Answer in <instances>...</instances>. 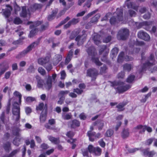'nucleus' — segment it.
Returning a JSON list of instances; mask_svg holds the SVG:
<instances>
[{
  "instance_id": "nucleus-1",
  "label": "nucleus",
  "mask_w": 157,
  "mask_h": 157,
  "mask_svg": "<svg viewBox=\"0 0 157 157\" xmlns=\"http://www.w3.org/2000/svg\"><path fill=\"white\" fill-rule=\"evenodd\" d=\"M148 60L151 61V62H150L148 61L147 62L144 63L143 64L141 69L139 73H141L145 71L147 68L153 66L155 64V59L154 55L153 54H150L149 57L148 58Z\"/></svg>"
},
{
  "instance_id": "nucleus-2",
  "label": "nucleus",
  "mask_w": 157,
  "mask_h": 157,
  "mask_svg": "<svg viewBox=\"0 0 157 157\" xmlns=\"http://www.w3.org/2000/svg\"><path fill=\"white\" fill-rule=\"evenodd\" d=\"M12 112L13 118L16 121H18L20 118V107L17 102H14L13 105Z\"/></svg>"
},
{
  "instance_id": "nucleus-3",
  "label": "nucleus",
  "mask_w": 157,
  "mask_h": 157,
  "mask_svg": "<svg viewBox=\"0 0 157 157\" xmlns=\"http://www.w3.org/2000/svg\"><path fill=\"white\" fill-rule=\"evenodd\" d=\"M129 48H128V47L125 48V50L126 53L129 55H133L134 54L138 53L140 50L139 48H134V44L132 45L130 43H129Z\"/></svg>"
},
{
  "instance_id": "nucleus-4",
  "label": "nucleus",
  "mask_w": 157,
  "mask_h": 157,
  "mask_svg": "<svg viewBox=\"0 0 157 157\" xmlns=\"http://www.w3.org/2000/svg\"><path fill=\"white\" fill-rule=\"evenodd\" d=\"M130 32L127 28L121 29L118 31V35L120 36L121 40H126L128 37Z\"/></svg>"
},
{
  "instance_id": "nucleus-5",
  "label": "nucleus",
  "mask_w": 157,
  "mask_h": 157,
  "mask_svg": "<svg viewBox=\"0 0 157 157\" xmlns=\"http://www.w3.org/2000/svg\"><path fill=\"white\" fill-rule=\"evenodd\" d=\"M85 32L83 30L82 34L78 35L75 38V40L78 42L77 44L79 46L82 44L86 40V35L85 33Z\"/></svg>"
},
{
  "instance_id": "nucleus-6",
  "label": "nucleus",
  "mask_w": 157,
  "mask_h": 157,
  "mask_svg": "<svg viewBox=\"0 0 157 157\" xmlns=\"http://www.w3.org/2000/svg\"><path fill=\"white\" fill-rule=\"evenodd\" d=\"M124 52H121L118 55V63L122 62L125 60L127 62L132 61L133 58L132 56L126 55L124 56Z\"/></svg>"
},
{
  "instance_id": "nucleus-7",
  "label": "nucleus",
  "mask_w": 157,
  "mask_h": 157,
  "mask_svg": "<svg viewBox=\"0 0 157 157\" xmlns=\"http://www.w3.org/2000/svg\"><path fill=\"white\" fill-rule=\"evenodd\" d=\"M98 71L94 68H90L87 71V76L92 78V81L95 80L98 75Z\"/></svg>"
},
{
  "instance_id": "nucleus-8",
  "label": "nucleus",
  "mask_w": 157,
  "mask_h": 157,
  "mask_svg": "<svg viewBox=\"0 0 157 157\" xmlns=\"http://www.w3.org/2000/svg\"><path fill=\"white\" fill-rule=\"evenodd\" d=\"M137 36L138 38L146 41H149L150 40V37L149 34L143 31H139Z\"/></svg>"
},
{
  "instance_id": "nucleus-9",
  "label": "nucleus",
  "mask_w": 157,
  "mask_h": 157,
  "mask_svg": "<svg viewBox=\"0 0 157 157\" xmlns=\"http://www.w3.org/2000/svg\"><path fill=\"white\" fill-rule=\"evenodd\" d=\"M56 76V74H53L52 77L50 76L48 77L46 84V87L48 90H49L52 87V78L53 81L55 80Z\"/></svg>"
},
{
  "instance_id": "nucleus-10",
  "label": "nucleus",
  "mask_w": 157,
  "mask_h": 157,
  "mask_svg": "<svg viewBox=\"0 0 157 157\" xmlns=\"http://www.w3.org/2000/svg\"><path fill=\"white\" fill-rule=\"evenodd\" d=\"M47 105H45V106L40 114V119L41 122H44L45 121L46 117L47 116Z\"/></svg>"
},
{
  "instance_id": "nucleus-11",
  "label": "nucleus",
  "mask_w": 157,
  "mask_h": 157,
  "mask_svg": "<svg viewBox=\"0 0 157 157\" xmlns=\"http://www.w3.org/2000/svg\"><path fill=\"white\" fill-rule=\"evenodd\" d=\"M88 54L94 57L97 55V52L96 49L93 47H89L86 50Z\"/></svg>"
},
{
  "instance_id": "nucleus-12",
  "label": "nucleus",
  "mask_w": 157,
  "mask_h": 157,
  "mask_svg": "<svg viewBox=\"0 0 157 157\" xmlns=\"http://www.w3.org/2000/svg\"><path fill=\"white\" fill-rule=\"evenodd\" d=\"M41 39V38H40L36 41L32 43L27 47L26 49L30 52L34 48L38 45Z\"/></svg>"
},
{
  "instance_id": "nucleus-13",
  "label": "nucleus",
  "mask_w": 157,
  "mask_h": 157,
  "mask_svg": "<svg viewBox=\"0 0 157 157\" xmlns=\"http://www.w3.org/2000/svg\"><path fill=\"white\" fill-rule=\"evenodd\" d=\"M126 4L128 8L132 9L136 11H138L139 6H136L135 2H127Z\"/></svg>"
},
{
  "instance_id": "nucleus-14",
  "label": "nucleus",
  "mask_w": 157,
  "mask_h": 157,
  "mask_svg": "<svg viewBox=\"0 0 157 157\" xmlns=\"http://www.w3.org/2000/svg\"><path fill=\"white\" fill-rule=\"evenodd\" d=\"M128 128H124L121 133V135L122 138L123 139H125L128 138L129 136V132Z\"/></svg>"
},
{
  "instance_id": "nucleus-15",
  "label": "nucleus",
  "mask_w": 157,
  "mask_h": 157,
  "mask_svg": "<svg viewBox=\"0 0 157 157\" xmlns=\"http://www.w3.org/2000/svg\"><path fill=\"white\" fill-rule=\"evenodd\" d=\"M49 61V58L48 57H46L44 58L39 59L38 60V63L39 64L44 66L45 64L48 63Z\"/></svg>"
},
{
  "instance_id": "nucleus-16",
  "label": "nucleus",
  "mask_w": 157,
  "mask_h": 157,
  "mask_svg": "<svg viewBox=\"0 0 157 157\" xmlns=\"http://www.w3.org/2000/svg\"><path fill=\"white\" fill-rule=\"evenodd\" d=\"M131 87V86L129 85H126L121 87H118V93H121L126 91Z\"/></svg>"
},
{
  "instance_id": "nucleus-17",
  "label": "nucleus",
  "mask_w": 157,
  "mask_h": 157,
  "mask_svg": "<svg viewBox=\"0 0 157 157\" xmlns=\"http://www.w3.org/2000/svg\"><path fill=\"white\" fill-rule=\"evenodd\" d=\"M7 7L9 8L8 9L6 10L4 12H3V14L6 17H9L10 15L11 11L12 10V7L9 5H6Z\"/></svg>"
},
{
  "instance_id": "nucleus-18",
  "label": "nucleus",
  "mask_w": 157,
  "mask_h": 157,
  "mask_svg": "<svg viewBox=\"0 0 157 157\" xmlns=\"http://www.w3.org/2000/svg\"><path fill=\"white\" fill-rule=\"evenodd\" d=\"M123 71H126L130 72L133 68V67L132 64L126 63L123 66Z\"/></svg>"
},
{
  "instance_id": "nucleus-19",
  "label": "nucleus",
  "mask_w": 157,
  "mask_h": 157,
  "mask_svg": "<svg viewBox=\"0 0 157 157\" xmlns=\"http://www.w3.org/2000/svg\"><path fill=\"white\" fill-rule=\"evenodd\" d=\"M101 36L98 34H95L93 38V40L95 44L97 45H99L101 43Z\"/></svg>"
},
{
  "instance_id": "nucleus-20",
  "label": "nucleus",
  "mask_w": 157,
  "mask_h": 157,
  "mask_svg": "<svg viewBox=\"0 0 157 157\" xmlns=\"http://www.w3.org/2000/svg\"><path fill=\"white\" fill-rule=\"evenodd\" d=\"M109 51V49L107 48L106 45H103L99 49V55H101L103 52H104L105 54H108Z\"/></svg>"
},
{
  "instance_id": "nucleus-21",
  "label": "nucleus",
  "mask_w": 157,
  "mask_h": 157,
  "mask_svg": "<svg viewBox=\"0 0 157 157\" xmlns=\"http://www.w3.org/2000/svg\"><path fill=\"white\" fill-rule=\"evenodd\" d=\"M3 147L6 151L7 152H9L11 150V144L9 142L4 143L3 145Z\"/></svg>"
},
{
  "instance_id": "nucleus-22",
  "label": "nucleus",
  "mask_w": 157,
  "mask_h": 157,
  "mask_svg": "<svg viewBox=\"0 0 157 157\" xmlns=\"http://www.w3.org/2000/svg\"><path fill=\"white\" fill-rule=\"evenodd\" d=\"M128 103V102L126 101H123L118 104V111H124L125 109L124 106Z\"/></svg>"
},
{
  "instance_id": "nucleus-23",
  "label": "nucleus",
  "mask_w": 157,
  "mask_h": 157,
  "mask_svg": "<svg viewBox=\"0 0 157 157\" xmlns=\"http://www.w3.org/2000/svg\"><path fill=\"white\" fill-rule=\"evenodd\" d=\"M62 58V57L61 55H56L55 57L53 59L54 64L55 65H56L61 60Z\"/></svg>"
},
{
  "instance_id": "nucleus-24",
  "label": "nucleus",
  "mask_w": 157,
  "mask_h": 157,
  "mask_svg": "<svg viewBox=\"0 0 157 157\" xmlns=\"http://www.w3.org/2000/svg\"><path fill=\"white\" fill-rule=\"evenodd\" d=\"M48 138L50 141L55 144H58L60 143L59 138H56L51 136H49Z\"/></svg>"
},
{
  "instance_id": "nucleus-25",
  "label": "nucleus",
  "mask_w": 157,
  "mask_h": 157,
  "mask_svg": "<svg viewBox=\"0 0 157 157\" xmlns=\"http://www.w3.org/2000/svg\"><path fill=\"white\" fill-rule=\"evenodd\" d=\"M145 22H147L146 24H144V29L147 31H149L151 29V26L152 25L153 21H145Z\"/></svg>"
},
{
  "instance_id": "nucleus-26",
  "label": "nucleus",
  "mask_w": 157,
  "mask_h": 157,
  "mask_svg": "<svg viewBox=\"0 0 157 157\" xmlns=\"http://www.w3.org/2000/svg\"><path fill=\"white\" fill-rule=\"evenodd\" d=\"M36 78L37 82V86L39 88H42L43 86L44 81L41 79V78L39 76H36Z\"/></svg>"
},
{
  "instance_id": "nucleus-27",
  "label": "nucleus",
  "mask_w": 157,
  "mask_h": 157,
  "mask_svg": "<svg viewBox=\"0 0 157 157\" xmlns=\"http://www.w3.org/2000/svg\"><path fill=\"white\" fill-rule=\"evenodd\" d=\"M29 52L26 48L25 50L21 52L17 56H16V58H20L24 56L27 53Z\"/></svg>"
},
{
  "instance_id": "nucleus-28",
  "label": "nucleus",
  "mask_w": 157,
  "mask_h": 157,
  "mask_svg": "<svg viewBox=\"0 0 157 157\" xmlns=\"http://www.w3.org/2000/svg\"><path fill=\"white\" fill-rule=\"evenodd\" d=\"M73 52L71 51H70L68 54L67 58L65 61V63L66 64H67L71 60V59L73 55Z\"/></svg>"
},
{
  "instance_id": "nucleus-29",
  "label": "nucleus",
  "mask_w": 157,
  "mask_h": 157,
  "mask_svg": "<svg viewBox=\"0 0 157 157\" xmlns=\"http://www.w3.org/2000/svg\"><path fill=\"white\" fill-rule=\"evenodd\" d=\"M69 93V91L68 90H62L60 91L58 94V96L60 98H64V96L68 94Z\"/></svg>"
},
{
  "instance_id": "nucleus-30",
  "label": "nucleus",
  "mask_w": 157,
  "mask_h": 157,
  "mask_svg": "<svg viewBox=\"0 0 157 157\" xmlns=\"http://www.w3.org/2000/svg\"><path fill=\"white\" fill-rule=\"evenodd\" d=\"M101 16L99 13L96 14L93 17L91 21L90 22L92 23H95L98 22V19L100 18Z\"/></svg>"
},
{
  "instance_id": "nucleus-31",
  "label": "nucleus",
  "mask_w": 157,
  "mask_h": 157,
  "mask_svg": "<svg viewBox=\"0 0 157 157\" xmlns=\"http://www.w3.org/2000/svg\"><path fill=\"white\" fill-rule=\"evenodd\" d=\"M80 125L79 122L76 120H74L72 121V124H71V127L72 128H75L76 127H78Z\"/></svg>"
},
{
  "instance_id": "nucleus-32",
  "label": "nucleus",
  "mask_w": 157,
  "mask_h": 157,
  "mask_svg": "<svg viewBox=\"0 0 157 157\" xmlns=\"http://www.w3.org/2000/svg\"><path fill=\"white\" fill-rule=\"evenodd\" d=\"M146 130H147V131L149 132H152V129L151 128L145 125H144V128H143V129L140 132V133L144 132Z\"/></svg>"
},
{
  "instance_id": "nucleus-33",
  "label": "nucleus",
  "mask_w": 157,
  "mask_h": 157,
  "mask_svg": "<svg viewBox=\"0 0 157 157\" xmlns=\"http://www.w3.org/2000/svg\"><path fill=\"white\" fill-rule=\"evenodd\" d=\"M57 13V11L56 10H53L52 12V14L48 16V20L49 21H51L52 20Z\"/></svg>"
},
{
  "instance_id": "nucleus-34",
  "label": "nucleus",
  "mask_w": 157,
  "mask_h": 157,
  "mask_svg": "<svg viewBox=\"0 0 157 157\" xmlns=\"http://www.w3.org/2000/svg\"><path fill=\"white\" fill-rule=\"evenodd\" d=\"M95 132H92L91 131H89L88 132L87 135L89 137L90 141H94V139L92 138V137L95 136Z\"/></svg>"
},
{
  "instance_id": "nucleus-35",
  "label": "nucleus",
  "mask_w": 157,
  "mask_h": 157,
  "mask_svg": "<svg viewBox=\"0 0 157 157\" xmlns=\"http://www.w3.org/2000/svg\"><path fill=\"white\" fill-rule=\"evenodd\" d=\"M92 59L93 62L95 63L97 65L100 66L101 65L102 63L99 61L98 58L94 57H92Z\"/></svg>"
},
{
  "instance_id": "nucleus-36",
  "label": "nucleus",
  "mask_w": 157,
  "mask_h": 157,
  "mask_svg": "<svg viewBox=\"0 0 157 157\" xmlns=\"http://www.w3.org/2000/svg\"><path fill=\"white\" fill-rule=\"evenodd\" d=\"M97 124L98 127L99 129H101L104 126V123L102 121H98L95 122L94 125Z\"/></svg>"
},
{
  "instance_id": "nucleus-37",
  "label": "nucleus",
  "mask_w": 157,
  "mask_h": 157,
  "mask_svg": "<svg viewBox=\"0 0 157 157\" xmlns=\"http://www.w3.org/2000/svg\"><path fill=\"white\" fill-rule=\"evenodd\" d=\"M135 76L134 75H130L126 79V81L128 83L132 82L134 80Z\"/></svg>"
},
{
  "instance_id": "nucleus-38",
  "label": "nucleus",
  "mask_w": 157,
  "mask_h": 157,
  "mask_svg": "<svg viewBox=\"0 0 157 157\" xmlns=\"http://www.w3.org/2000/svg\"><path fill=\"white\" fill-rule=\"evenodd\" d=\"M42 7V5L40 4H35L32 7L33 11L40 9Z\"/></svg>"
},
{
  "instance_id": "nucleus-39",
  "label": "nucleus",
  "mask_w": 157,
  "mask_h": 157,
  "mask_svg": "<svg viewBox=\"0 0 157 157\" xmlns=\"http://www.w3.org/2000/svg\"><path fill=\"white\" fill-rule=\"evenodd\" d=\"M27 12L26 9L25 7H23L22 8V11L21 13L20 14V16L23 17H26L27 14Z\"/></svg>"
},
{
  "instance_id": "nucleus-40",
  "label": "nucleus",
  "mask_w": 157,
  "mask_h": 157,
  "mask_svg": "<svg viewBox=\"0 0 157 157\" xmlns=\"http://www.w3.org/2000/svg\"><path fill=\"white\" fill-rule=\"evenodd\" d=\"M13 22L15 24L19 25L21 24L22 21L20 18L18 17H16L13 20Z\"/></svg>"
},
{
  "instance_id": "nucleus-41",
  "label": "nucleus",
  "mask_w": 157,
  "mask_h": 157,
  "mask_svg": "<svg viewBox=\"0 0 157 157\" xmlns=\"http://www.w3.org/2000/svg\"><path fill=\"white\" fill-rule=\"evenodd\" d=\"M37 32V30L36 28L32 30L30 33L29 35V37H32L33 36L36 34V32Z\"/></svg>"
},
{
  "instance_id": "nucleus-42",
  "label": "nucleus",
  "mask_w": 157,
  "mask_h": 157,
  "mask_svg": "<svg viewBox=\"0 0 157 157\" xmlns=\"http://www.w3.org/2000/svg\"><path fill=\"white\" fill-rule=\"evenodd\" d=\"M98 11V10H96L94 11H93L89 13L88 14L85 16L84 18L86 19H87L91 16L95 14Z\"/></svg>"
},
{
  "instance_id": "nucleus-43",
  "label": "nucleus",
  "mask_w": 157,
  "mask_h": 157,
  "mask_svg": "<svg viewBox=\"0 0 157 157\" xmlns=\"http://www.w3.org/2000/svg\"><path fill=\"white\" fill-rule=\"evenodd\" d=\"M154 139L153 138H151L147 140L145 142V144L146 145H150L152 143Z\"/></svg>"
},
{
  "instance_id": "nucleus-44",
  "label": "nucleus",
  "mask_w": 157,
  "mask_h": 157,
  "mask_svg": "<svg viewBox=\"0 0 157 157\" xmlns=\"http://www.w3.org/2000/svg\"><path fill=\"white\" fill-rule=\"evenodd\" d=\"M70 18L69 17H67L66 18H65L63 20L61 21L59 25L56 27H59L63 25L64 24L66 23L70 19Z\"/></svg>"
},
{
  "instance_id": "nucleus-45",
  "label": "nucleus",
  "mask_w": 157,
  "mask_h": 157,
  "mask_svg": "<svg viewBox=\"0 0 157 157\" xmlns=\"http://www.w3.org/2000/svg\"><path fill=\"white\" fill-rule=\"evenodd\" d=\"M149 148H146L145 149H142L141 150V151L142 152L143 154V155L144 156L147 155L148 154L149 152Z\"/></svg>"
},
{
  "instance_id": "nucleus-46",
  "label": "nucleus",
  "mask_w": 157,
  "mask_h": 157,
  "mask_svg": "<svg viewBox=\"0 0 157 157\" xmlns=\"http://www.w3.org/2000/svg\"><path fill=\"white\" fill-rule=\"evenodd\" d=\"M38 72L41 75H44L46 74V71L42 67H39L38 69Z\"/></svg>"
},
{
  "instance_id": "nucleus-47",
  "label": "nucleus",
  "mask_w": 157,
  "mask_h": 157,
  "mask_svg": "<svg viewBox=\"0 0 157 157\" xmlns=\"http://www.w3.org/2000/svg\"><path fill=\"white\" fill-rule=\"evenodd\" d=\"M20 129L18 128H16L13 130V133L15 136H19V132L20 131Z\"/></svg>"
},
{
  "instance_id": "nucleus-48",
  "label": "nucleus",
  "mask_w": 157,
  "mask_h": 157,
  "mask_svg": "<svg viewBox=\"0 0 157 157\" xmlns=\"http://www.w3.org/2000/svg\"><path fill=\"white\" fill-rule=\"evenodd\" d=\"M156 155L157 156V153L154 150L149 151L147 155L148 157H153L154 155Z\"/></svg>"
},
{
  "instance_id": "nucleus-49",
  "label": "nucleus",
  "mask_w": 157,
  "mask_h": 157,
  "mask_svg": "<svg viewBox=\"0 0 157 157\" xmlns=\"http://www.w3.org/2000/svg\"><path fill=\"white\" fill-rule=\"evenodd\" d=\"M72 115L71 114H66L63 116V118L64 120H69L71 118Z\"/></svg>"
},
{
  "instance_id": "nucleus-50",
  "label": "nucleus",
  "mask_w": 157,
  "mask_h": 157,
  "mask_svg": "<svg viewBox=\"0 0 157 157\" xmlns=\"http://www.w3.org/2000/svg\"><path fill=\"white\" fill-rule=\"evenodd\" d=\"M14 96L17 97H18L19 98V101L20 103L21 102V94L18 91H15L13 94Z\"/></svg>"
},
{
  "instance_id": "nucleus-51",
  "label": "nucleus",
  "mask_w": 157,
  "mask_h": 157,
  "mask_svg": "<svg viewBox=\"0 0 157 157\" xmlns=\"http://www.w3.org/2000/svg\"><path fill=\"white\" fill-rule=\"evenodd\" d=\"M35 71V69L33 65H30L27 69V72L29 73H33Z\"/></svg>"
},
{
  "instance_id": "nucleus-52",
  "label": "nucleus",
  "mask_w": 157,
  "mask_h": 157,
  "mask_svg": "<svg viewBox=\"0 0 157 157\" xmlns=\"http://www.w3.org/2000/svg\"><path fill=\"white\" fill-rule=\"evenodd\" d=\"M118 21H122L123 20V11L118 13Z\"/></svg>"
},
{
  "instance_id": "nucleus-53",
  "label": "nucleus",
  "mask_w": 157,
  "mask_h": 157,
  "mask_svg": "<svg viewBox=\"0 0 157 157\" xmlns=\"http://www.w3.org/2000/svg\"><path fill=\"white\" fill-rule=\"evenodd\" d=\"M110 22L112 25H114L117 22V20L114 17H113L110 20Z\"/></svg>"
},
{
  "instance_id": "nucleus-54",
  "label": "nucleus",
  "mask_w": 157,
  "mask_h": 157,
  "mask_svg": "<svg viewBox=\"0 0 157 157\" xmlns=\"http://www.w3.org/2000/svg\"><path fill=\"white\" fill-rule=\"evenodd\" d=\"M88 149L90 153H94L95 151V148H94L92 145H90L89 146Z\"/></svg>"
},
{
  "instance_id": "nucleus-55",
  "label": "nucleus",
  "mask_w": 157,
  "mask_h": 157,
  "mask_svg": "<svg viewBox=\"0 0 157 157\" xmlns=\"http://www.w3.org/2000/svg\"><path fill=\"white\" fill-rule=\"evenodd\" d=\"M139 148H135L132 149H129L128 150V152L130 153H132L136 152V151L139 150Z\"/></svg>"
},
{
  "instance_id": "nucleus-56",
  "label": "nucleus",
  "mask_w": 157,
  "mask_h": 157,
  "mask_svg": "<svg viewBox=\"0 0 157 157\" xmlns=\"http://www.w3.org/2000/svg\"><path fill=\"white\" fill-rule=\"evenodd\" d=\"M79 21V19L78 18H73L70 21L72 25H75L78 23Z\"/></svg>"
},
{
  "instance_id": "nucleus-57",
  "label": "nucleus",
  "mask_w": 157,
  "mask_h": 157,
  "mask_svg": "<svg viewBox=\"0 0 157 157\" xmlns=\"http://www.w3.org/2000/svg\"><path fill=\"white\" fill-rule=\"evenodd\" d=\"M111 15V13H108L105 15L101 19V21H106L108 20V17Z\"/></svg>"
},
{
  "instance_id": "nucleus-58",
  "label": "nucleus",
  "mask_w": 157,
  "mask_h": 157,
  "mask_svg": "<svg viewBox=\"0 0 157 157\" xmlns=\"http://www.w3.org/2000/svg\"><path fill=\"white\" fill-rule=\"evenodd\" d=\"M101 152V149L99 147L95 148L94 153L98 155H100Z\"/></svg>"
},
{
  "instance_id": "nucleus-59",
  "label": "nucleus",
  "mask_w": 157,
  "mask_h": 157,
  "mask_svg": "<svg viewBox=\"0 0 157 157\" xmlns=\"http://www.w3.org/2000/svg\"><path fill=\"white\" fill-rule=\"evenodd\" d=\"M41 24V22L40 21H37L34 23V24L33 25H31L30 26V28H33L36 27Z\"/></svg>"
},
{
  "instance_id": "nucleus-60",
  "label": "nucleus",
  "mask_w": 157,
  "mask_h": 157,
  "mask_svg": "<svg viewBox=\"0 0 157 157\" xmlns=\"http://www.w3.org/2000/svg\"><path fill=\"white\" fill-rule=\"evenodd\" d=\"M125 72L124 71H122L118 73V78H123L125 76Z\"/></svg>"
},
{
  "instance_id": "nucleus-61",
  "label": "nucleus",
  "mask_w": 157,
  "mask_h": 157,
  "mask_svg": "<svg viewBox=\"0 0 157 157\" xmlns=\"http://www.w3.org/2000/svg\"><path fill=\"white\" fill-rule=\"evenodd\" d=\"M107 69V68L106 66H103L102 67H101L100 70V72L101 74L105 73L106 72V71Z\"/></svg>"
},
{
  "instance_id": "nucleus-62",
  "label": "nucleus",
  "mask_w": 157,
  "mask_h": 157,
  "mask_svg": "<svg viewBox=\"0 0 157 157\" xmlns=\"http://www.w3.org/2000/svg\"><path fill=\"white\" fill-rule=\"evenodd\" d=\"M73 92L77 93L78 94H80L83 92V90L77 88L74 89Z\"/></svg>"
},
{
  "instance_id": "nucleus-63",
  "label": "nucleus",
  "mask_w": 157,
  "mask_h": 157,
  "mask_svg": "<svg viewBox=\"0 0 157 157\" xmlns=\"http://www.w3.org/2000/svg\"><path fill=\"white\" fill-rule=\"evenodd\" d=\"M135 44L136 46H141L144 45V43L143 41L136 40Z\"/></svg>"
},
{
  "instance_id": "nucleus-64",
  "label": "nucleus",
  "mask_w": 157,
  "mask_h": 157,
  "mask_svg": "<svg viewBox=\"0 0 157 157\" xmlns=\"http://www.w3.org/2000/svg\"><path fill=\"white\" fill-rule=\"evenodd\" d=\"M113 133V131L112 130H108L106 133V136L108 137L112 136Z\"/></svg>"
}]
</instances>
